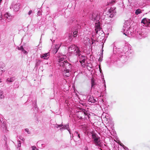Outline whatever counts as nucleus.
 I'll use <instances>...</instances> for the list:
<instances>
[{"label": "nucleus", "instance_id": "nucleus-1", "mask_svg": "<svg viewBox=\"0 0 150 150\" xmlns=\"http://www.w3.org/2000/svg\"><path fill=\"white\" fill-rule=\"evenodd\" d=\"M103 13L100 12H97L93 13V14L89 16V18L91 20L94 21H96V22L95 24V30L96 34H98V32L102 31L100 27V25L99 20L101 17L102 19H104L105 18V16L102 15Z\"/></svg>", "mask_w": 150, "mask_h": 150}, {"label": "nucleus", "instance_id": "nucleus-2", "mask_svg": "<svg viewBox=\"0 0 150 150\" xmlns=\"http://www.w3.org/2000/svg\"><path fill=\"white\" fill-rule=\"evenodd\" d=\"M66 56L65 55H62L60 56L58 59L59 65L61 68H62V71H70L71 69V65L67 62L66 59Z\"/></svg>", "mask_w": 150, "mask_h": 150}, {"label": "nucleus", "instance_id": "nucleus-3", "mask_svg": "<svg viewBox=\"0 0 150 150\" xmlns=\"http://www.w3.org/2000/svg\"><path fill=\"white\" fill-rule=\"evenodd\" d=\"M133 28L131 27L130 24L129 23H125L123 25V34L129 37L133 35Z\"/></svg>", "mask_w": 150, "mask_h": 150}, {"label": "nucleus", "instance_id": "nucleus-4", "mask_svg": "<svg viewBox=\"0 0 150 150\" xmlns=\"http://www.w3.org/2000/svg\"><path fill=\"white\" fill-rule=\"evenodd\" d=\"M80 110H76V114L77 117L80 119H87L89 117L88 113L85 109L79 108Z\"/></svg>", "mask_w": 150, "mask_h": 150}, {"label": "nucleus", "instance_id": "nucleus-5", "mask_svg": "<svg viewBox=\"0 0 150 150\" xmlns=\"http://www.w3.org/2000/svg\"><path fill=\"white\" fill-rule=\"evenodd\" d=\"M131 46L128 44H126L123 50L125 55H124V54L122 53L123 54L122 55V56L120 58V60L122 61L124 58H125V60L126 61L127 60V56L129 53H131Z\"/></svg>", "mask_w": 150, "mask_h": 150}, {"label": "nucleus", "instance_id": "nucleus-6", "mask_svg": "<svg viewBox=\"0 0 150 150\" xmlns=\"http://www.w3.org/2000/svg\"><path fill=\"white\" fill-rule=\"evenodd\" d=\"M68 51L69 53L77 56H79L81 52L79 48L75 45H71L69 46Z\"/></svg>", "mask_w": 150, "mask_h": 150}, {"label": "nucleus", "instance_id": "nucleus-7", "mask_svg": "<svg viewBox=\"0 0 150 150\" xmlns=\"http://www.w3.org/2000/svg\"><path fill=\"white\" fill-rule=\"evenodd\" d=\"M21 4L18 3H15L12 2L10 6V8L13 9L14 11L17 12L18 11L20 8Z\"/></svg>", "mask_w": 150, "mask_h": 150}, {"label": "nucleus", "instance_id": "nucleus-8", "mask_svg": "<svg viewBox=\"0 0 150 150\" xmlns=\"http://www.w3.org/2000/svg\"><path fill=\"white\" fill-rule=\"evenodd\" d=\"M95 143L96 144V145L101 147H103L104 146H105V144H102L100 142L99 138L96 137L95 139L94 140Z\"/></svg>", "mask_w": 150, "mask_h": 150}, {"label": "nucleus", "instance_id": "nucleus-9", "mask_svg": "<svg viewBox=\"0 0 150 150\" xmlns=\"http://www.w3.org/2000/svg\"><path fill=\"white\" fill-rule=\"evenodd\" d=\"M72 136L74 137V139L76 142L79 141L80 139V134L77 131H75L73 134H72Z\"/></svg>", "mask_w": 150, "mask_h": 150}, {"label": "nucleus", "instance_id": "nucleus-10", "mask_svg": "<svg viewBox=\"0 0 150 150\" xmlns=\"http://www.w3.org/2000/svg\"><path fill=\"white\" fill-rule=\"evenodd\" d=\"M0 129L4 133H6L7 131V127L6 125V122L4 121L1 125Z\"/></svg>", "mask_w": 150, "mask_h": 150}, {"label": "nucleus", "instance_id": "nucleus-11", "mask_svg": "<svg viewBox=\"0 0 150 150\" xmlns=\"http://www.w3.org/2000/svg\"><path fill=\"white\" fill-rule=\"evenodd\" d=\"M80 55L79 56H77L79 57V62L80 63L82 64H83V65H84L85 64V61L86 59V57L85 56L81 55L80 56Z\"/></svg>", "mask_w": 150, "mask_h": 150}, {"label": "nucleus", "instance_id": "nucleus-12", "mask_svg": "<svg viewBox=\"0 0 150 150\" xmlns=\"http://www.w3.org/2000/svg\"><path fill=\"white\" fill-rule=\"evenodd\" d=\"M4 16L5 18H6L7 19H8L7 21L8 22L10 21L13 18V17L12 16L11 14L7 12L6 13L4 14Z\"/></svg>", "mask_w": 150, "mask_h": 150}, {"label": "nucleus", "instance_id": "nucleus-13", "mask_svg": "<svg viewBox=\"0 0 150 150\" xmlns=\"http://www.w3.org/2000/svg\"><path fill=\"white\" fill-rule=\"evenodd\" d=\"M67 129L69 132L70 134H71V131L70 130L69 128V125L68 124L66 125H65L62 126L61 128H60V129L61 131H62L64 129Z\"/></svg>", "mask_w": 150, "mask_h": 150}, {"label": "nucleus", "instance_id": "nucleus-14", "mask_svg": "<svg viewBox=\"0 0 150 150\" xmlns=\"http://www.w3.org/2000/svg\"><path fill=\"white\" fill-rule=\"evenodd\" d=\"M110 13V17L111 18L115 14L116 12L115 11V9L113 8H111L108 11Z\"/></svg>", "mask_w": 150, "mask_h": 150}, {"label": "nucleus", "instance_id": "nucleus-15", "mask_svg": "<svg viewBox=\"0 0 150 150\" xmlns=\"http://www.w3.org/2000/svg\"><path fill=\"white\" fill-rule=\"evenodd\" d=\"M62 45L61 43L56 45H55V47L53 49V53L56 54L57 52L58 49Z\"/></svg>", "mask_w": 150, "mask_h": 150}, {"label": "nucleus", "instance_id": "nucleus-16", "mask_svg": "<svg viewBox=\"0 0 150 150\" xmlns=\"http://www.w3.org/2000/svg\"><path fill=\"white\" fill-rule=\"evenodd\" d=\"M50 54L49 53L44 54L41 55V58L44 59H48L49 57Z\"/></svg>", "mask_w": 150, "mask_h": 150}, {"label": "nucleus", "instance_id": "nucleus-17", "mask_svg": "<svg viewBox=\"0 0 150 150\" xmlns=\"http://www.w3.org/2000/svg\"><path fill=\"white\" fill-rule=\"evenodd\" d=\"M145 36L144 35V34H143L142 33H137V34L136 37L138 39H141L142 38H144L145 37Z\"/></svg>", "mask_w": 150, "mask_h": 150}, {"label": "nucleus", "instance_id": "nucleus-18", "mask_svg": "<svg viewBox=\"0 0 150 150\" xmlns=\"http://www.w3.org/2000/svg\"><path fill=\"white\" fill-rule=\"evenodd\" d=\"M149 19L146 18H144L142 20L141 23H143L144 25V26H147V23L148 22L147 20Z\"/></svg>", "mask_w": 150, "mask_h": 150}, {"label": "nucleus", "instance_id": "nucleus-19", "mask_svg": "<svg viewBox=\"0 0 150 150\" xmlns=\"http://www.w3.org/2000/svg\"><path fill=\"white\" fill-rule=\"evenodd\" d=\"M15 80V78L13 77L11 78H8L7 79V81L10 82H13Z\"/></svg>", "mask_w": 150, "mask_h": 150}, {"label": "nucleus", "instance_id": "nucleus-20", "mask_svg": "<svg viewBox=\"0 0 150 150\" xmlns=\"http://www.w3.org/2000/svg\"><path fill=\"white\" fill-rule=\"evenodd\" d=\"M88 101L91 102V103H95L96 102V99L93 98H90L88 100Z\"/></svg>", "mask_w": 150, "mask_h": 150}, {"label": "nucleus", "instance_id": "nucleus-21", "mask_svg": "<svg viewBox=\"0 0 150 150\" xmlns=\"http://www.w3.org/2000/svg\"><path fill=\"white\" fill-rule=\"evenodd\" d=\"M64 71V75L67 77L69 76L70 75V74L69 73L70 71H67L66 70V71Z\"/></svg>", "mask_w": 150, "mask_h": 150}, {"label": "nucleus", "instance_id": "nucleus-22", "mask_svg": "<svg viewBox=\"0 0 150 150\" xmlns=\"http://www.w3.org/2000/svg\"><path fill=\"white\" fill-rule=\"evenodd\" d=\"M141 13V10L140 9H138L136 10L135 12V14L136 15H138L140 13Z\"/></svg>", "mask_w": 150, "mask_h": 150}, {"label": "nucleus", "instance_id": "nucleus-23", "mask_svg": "<svg viewBox=\"0 0 150 150\" xmlns=\"http://www.w3.org/2000/svg\"><path fill=\"white\" fill-rule=\"evenodd\" d=\"M5 67V64L3 63H1L0 64V69H3Z\"/></svg>", "mask_w": 150, "mask_h": 150}, {"label": "nucleus", "instance_id": "nucleus-24", "mask_svg": "<svg viewBox=\"0 0 150 150\" xmlns=\"http://www.w3.org/2000/svg\"><path fill=\"white\" fill-rule=\"evenodd\" d=\"M0 98L1 99L4 98V96L3 95V92L2 91H0Z\"/></svg>", "mask_w": 150, "mask_h": 150}, {"label": "nucleus", "instance_id": "nucleus-25", "mask_svg": "<svg viewBox=\"0 0 150 150\" xmlns=\"http://www.w3.org/2000/svg\"><path fill=\"white\" fill-rule=\"evenodd\" d=\"M92 138L94 140L95 138L97 137L96 135L95 134H93L92 135Z\"/></svg>", "mask_w": 150, "mask_h": 150}, {"label": "nucleus", "instance_id": "nucleus-26", "mask_svg": "<svg viewBox=\"0 0 150 150\" xmlns=\"http://www.w3.org/2000/svg\"><path fill=\"white\" fill-rule=\"evenodd\" d=\"M18 147H20L21 145V142L20 141H18Z\"/></svg>", "mask_w": 150, "mask_h": 150}, {"label": "nucleus", "instance_id": "nucleus-27", "mask_svg": "<svg viewBox=\"0 0 150 150\" xmlns=\"http://www.w3.org/2000/svg\"><path fill=\"white\" fill-rule=\"evenodd\" d=\"M32 150H38L35 146H33L32 147Z\"/></svg>", "mask_w": 150, "mask_h": 150}, {"label": "nucleus", "instance_id": "nucleus-28", "mask_svg": "<svg viewBox=\"0 0 150 150\" xmlns=\"http://www.w3.org/2000/svg\"><path fill=\"white\" fill-rule=\"evenodd\" d=\"M3 139L5 141V142H6L7 141V138L6 137V136L5 135H4L3 136Z\"/></svg>", "mask_w": 150, "mask_h": 150}, {"label": "nucleus", "instance_id": "nucleus-29", "mask_svg": "<svg viewBox=\"0 0 150 150\" xmlns=\"http://www.w3.org/2000/svg\"><path fill=\"white\" fill-rule=\"evenodd\" d=\"M148 22L147 23V26H148L150 27V19L148 20Z\"/></svg>", "mask_w": 150, "mask_h": 150}, {"label": "nucleus", "instance_id": "nucleus-30", "mask_svg": "<svg viewBox=\"0 0 150 150\" xmlns=\"http://www.w3.org/2000/svg\"><path fill=\"white\" fill-rule=\"evenodd\" d=\"M17 49L18 50H21L22 51L23 48L22 46H21L20 47H18Z\"/></svg>", "mask_w": 150, "mask_h": 150}, {"label": "nucleus", "instance_id": "nucleus-31", "mask_svg": "<svg viewBox=\"0 0 150 150\" xmlns=\"http://www.w3.org/2000/svg\"><path fill=\"white\" fill-rule=\"evenodd\" d=\"M22 52L24 54H27L28 53V52H27L26 51H25V50L24 49H23V50L22 51Z\"/></svg>", "mask_w": 150, "mask_h": 150}, {"label": "nucleus", "instance_id": "nucleus-32", "mask_svg": "<svg viewBox=\"0 0 150 150\" xmlns=\"http://www.w3.org/2000/svg\"><path fill=\"white\" fill-rule=\"evenodd\" d=\"M25 131L28 134H30V132L29 131V129L27 128L25 129Z\"/></svg>", "mask_w": 150, "mask_h": 150}, {"label": "nucleus", "instance_id": "nucleus-33", "mask_svg": "<svg viewBox=\"0 0 150 150\" xmlns=\"http://www.w3.org/2000/svg\"><path fill=\"white\" fill-rule=\"evenodd\" d=\"M77 31H75L73 32V34L74 35H73V37H75V36L74 35H77Z\"/></svg>", "mask_w": 150, "mask_h": 150}, {"label": "nucleus", "instance_id": "nucleus-34", "mask_svg": "<svg viewBox=\"0 0 150 150\" xmlns=\"http://www.w3.org/2000/svg\"><path fill=\"white\" fill-rule=\"evenodd\" d=\"M63 126V125H62V124H61V125H57V124L56 125V127H57V128H58L59 127H62V126Z\"/></svg>", "mask_w": 150, "mask_h": 150}, {"label": "nucleus", "instance_id": "nucleus-35", "mask_svg": "<svg viewBox=\"0 0 150 150\" xmlns=\"http://www.w3.org/2000/svg\"><path fill=\"white\" fill-rule=\"evenodd\" d=\"M91 83V87H93V86L94 85V83L92 80Z\"/></svg>", "mask_w": 150, "mask_h": 150}, {"label": "nucleus", "instance_id": "nucleus-36", "mask_svg": "<svg viewBox=\"0 0 150 150\" xmlns=\"http://www.w3.org/2000/svg\"><path fill=\"white\" fill-rule=\"evenodd\" d=\"M32 13V11H31V10H30V11H29V12H28V15H30V14H31V13Z\"/></svg>", "mask_w": 150, "mask_h": 150}, {"label": "nucleus", "instance_id": "nucleus-37", "mask_svg": "<svg viewBox=\"0 0 150 150\" xmlns=\"http://www.w3.org/2000/svg\"><path fill=\"white\" fill-rule=\"evenodd\" d=\"M40 11H39L38 13V16H40Z\"/></svg>", "mask_w": 150, "mask_h": 150}, {"label": "nucleus", "instance_id": "nucleus-38", "mask_svg": "<svg viewBox=\"0 0 150 150\" xmlns=\"http://www.w3.org/2000/svg\"><path fill=\"white\" fill-rule=\"evenodd\" d=\"M86 38L87 39V41H88V43H90L91 42H89V41L90 40L89 39V38Z\"/></svg>", "mask_w": 150, "mask_h": 150}, {"label": "nucleus", "instance_id": "nucleus-39", "mask_svg": "<svg viewBox=\"0 0 150 150\" xmlns=\"http://www.w3.org/2000/svg\"><path fill=\"white\" fill-rule=\"evenodd\" d=\"M2 16L1 15V14H0V20H1L2 19Z\"/></svg>", "mask_w": 150, "mask_h": 150}, {"label": "nucleus", "instance_id": "nucleus-40", "mask_svg": "<svg viewBox=\"0 0 150 150\" xmlns=\"http://www.w3.org/2000/svg\"><path fill=\"white\" fill-rule=\"evenodd\" d=\"M22 141H24L25 140V139L24 138H22V139H21Z\"/></svg>", "mask_w": 150, "mask_h": 150}, {"label": "nucleus", "instance_id": "nucleus-41", "mask_svg": "<svg viewBox=\"0 0 150 150\" xmlns=\"http://www.w3.org/2000/svg\"><path fill=\"white\" fill-rule=\"evenodd\" d=\"M120 145H121V146H124V145H123V144H120Z\"/></svg>", "mask_w": 150, "mask_h": 150}, {"label": "nucleus", "instance_id": "nucleus-42", "mask_svg": "<svg viewBox=\"0 0 150 150\" xmlns=\"http://www.w3.org/2000/svg\"><path fill=\"white\" fill-rule=\"evenodd\" d=\"M1 70V71H3H3H4H4H5L4 70Z\"/></svg>", "mask_w": 150, "mask_h": 150}, {"label": "nucleus", "instance_id": "nucleus-43", "mask_svg": "<svg viewBox=\"0 0 150 150\" xmlns=\"http://www.w3.org/2000/svg\"><path fill=\"white\" fill-rule=\"evenodd\" d=\"M1 79L0 78V83H1Z\"/></svg>", "mask_w": 150, "mask_h": 150}, {"label": "nucleus", "instance_id": "nucleus-44", "mask_svg": "<svg viewBox=\"0 0 150 150\" xmlns=\"http://www.w3.org/2000/svg\"><path fill=\"white\" fill-rule=\"evenodd\" d=\"M92 44H93V41H92Z\"/></svg>", "mask_w": 150, "mask_h": 150}, {"label": "nucleus", "instance_id": "nucleus-45", "mask_svg": "<svg viewBox=\"0 0 150 150\" xmlns=\"http://www.w3.org/2000/svg\"><path fill=\"white\" fill-rule=\"evenodd\" d=\"M1 42V38H0V42Z\"/></svg>", "mask_w": 150, "mask_h": 150}, {"label": "nucleus", "instance_id": "nucleus-46", "mask_svg": "<svg viewBox=\"0 0 150 150\" xmlns=\"http://www.w3.org/2000/svg\"><path fill=\"white\" fill-rule=\"evenodd\" d=\"M73 137L72 136V135H71V137Z\"/></svg>", "mask_w": 150, "mask_h": 150}, {"label": "nucleus", "instance_id": "nucleus-47", "mask_svg": "<svg viewBox=\"0 0 150 150\" xmlns=\"http://www.w3.org/2000/svg\"><path fill=\"white\" fill-rule=\"evenodd\" d=\"M100 72H101V70H100Z\"/></svg>", "mask_w": 150, "mask_h": 150}, {"label": "nucleus", "instance_id": "nucleus-48", "mask_svg": "<svg viewBox=\"0 0 150 150\" xmlns=\"http://www.w3.org/2000/svg\"><path fill=\"white\" fill-rule=\"evenodd\" d=\"M1 0H0V3H1Z\"/></svg>", "mask_w": 150, "mask_h": 150}, {"label": "nucleus", "instance_id": "nucleus-49", "mask_svg": "<svg viewBox=\"0 0 150 150\" xmlns=\"http://www.w3.org/2000/svg\"><path fill=\"white\" fill-rule=\"evenodd\" d=\"M86 150H88V149L87 148L86 149Z\"/></svg>", "mask_w": 150, "mask_h": 150}, {"label": "nucleus", "instance_id": "nucleus-50", "mask_svg": "<svg viewBox=\"0 0 150 150\" xmlns=\"http://www.w3.org/2000/svg\"><path fill=\"white\" fill-rule=\"evenodd\" d=\"M105 87H106V85L105 84Z\"/></svg>", "mask_w": 150, "mask_h": 150}]
</instances>
